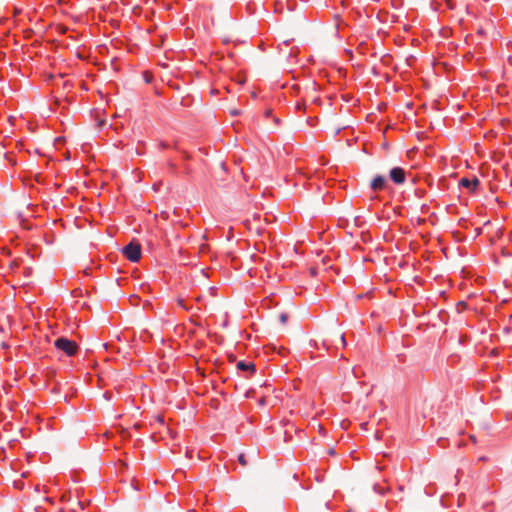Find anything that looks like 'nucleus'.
I'll return each mask as SVG.
<instances>
[{
	"mask_svg": "<svg viewBox=\"0 0 512 512\" xmlns=\"http://www.w3.org/2000/svg\"><path fill=\"white\" fill-rule=\"evenodd\" d=\"M55 347L63 351L67 356H74L78 351V345L75 341L60 337L54 342Z\"/></svg>",
	"mask_w": 512,
	"mask_h": 512,
	"instance_id": "nucleus-1",
	"label": "nucleus"
},
{
	"mask_svg": "<svg viewBox=\"0 0 512 512\" xmlns=\"http://www.w3.org/2000/svg\"><path fill=\"white\" fill-rule=\"evenodd\" d=\"M124 256L131 262H138L141 258V246L139 243L130 242L123 249Z\"/></svg>",
	"mask_w": 512,
	"mask_h": 512,
	"instance_id": "nucleus-2",
	"label": "nucleus"
},
{
	"mask_svg": "<svg viewBox=\"0 0 512 512\" xmlns=\"http://www.w3.org/2000/svg\"><path fill=\"white\" fill-rule=\"evenodd\" d=\"M389 177L393 183L401 185L406 181V172L401 167H393L389 172Z\"/></svg>",
	"mask_w": 512,
	"mask_h": 512,
	"instance_id": "nucleus-3",
	"label": "nucleus"
},
{
	"mask_svg": "<svg viewBox=\"0 0 512 512\" xmlns=\"http://www.w3.org/2000/svg\"><path fill=\"white\" fill-rule=\"evenodd\" d=\"M459 185L470 190L471 192H474L480 185V181L477 177H473L472 179L464 177L460 179Z\"/></svg>",
	"mask_w": 512,
	"mask_h": 512,
	"instance_id": "nucleus-4",
	"label": "nucleus"
},
{
	"mask_svg": "<svg viewBox=\"0 0 512 512\" xmlns=\"http://www.w3.org/2000/svg\"><path fill=\"white\" fill-rule=\"evenodd\" d=\"M236 367L238 370L245 372L247 376L255 373V364L253 362L239 361Z\"/></svg>",
	"mask_w": 512,
	"mask_h": 512,
	"instance_id": "nucleus-5",
	"label": "nucleus"
},
{
	"mask_svg": "<svg viewBox=\"0 0 512 512\" xmlns=\"http://www.w3.org/2000/svg\"><path fill=\"white\" fill-rule=\"evenodd\" d=\"M386 187V179L382 175H377L371 182V189L373 191H381Z\"/></svg>",
	"mask_w": 512,
	"mask_h": 512,
	"instance_id": "nucleus-6",
	"label": "nucleus"
},
{
	"mask_svg": "<svg viewBox=\"0 0 512 512\" xmlns=\"http://www.w3.org/2000/svg\"><path fill=\"white\" fill-rule=\"evenodd\" d=\"M177 304L179 307H181L182 309H184L186 311H191L193 308L192 306L187 305L186 301L183 298H178Z\"/></svg>",
	"mask_w": 512,
	"mask_h": 512,
	"instance_id": "nucleus-7",
	"label": "nucleus"
},
{
	"mask_svg": "<svg viewBox=\"0 0 512 512\" xmlns=\"http://www.w3.org/2000/svg\"><path fill=\"white\" fill-rule=\"evenodd\" d=\"M238 462L242 465V466H246L247 465V460H246V457L243 453L239 454L238 455Z\"/></svg>",
	"mask_w": 512,
	"mask_h": 512,
	"instance_id": "nucleus-8",
	"label": "nucleus"
},
{
	"mask_svg": "<svg viewBox=\"0 0 512 512\" xmlns=\"http://www.w3.org/2000/svg\"><path fill=\"white\" fill-rule=\"evenodd\" d=\"M445 5L450 10H453L455 8L454 0H445Z\"/></svg>",
	"mask_w": 512,
	"mask_h": 512,
	"instance_id": "nucleus-9",
	"label": "nucleus"
},
{
	"mask_svg": "<svg viewBox=\"0 0 512 512\" xmlns=\"http://www.w3.org/2000/svg\"><path fill=\"white\" fill-rule=\"evenodd\" d=\"M279 320H280V322H281L282 324H285V323L287 322V320H288V316H287V314H285V313H281V314L279 315Z\"/></svg>",
	"mask_w": 512,
	"mask_h": 512,
	"instance_id": "nucleus-10",
	"label": "nucleus"
},
{
	"mask_svg": "<svg viewBox=\"0 0 512 512\" xmlns=\"http://www.w3.org/2000/svg\"><path fill=\"white\" fill-rule=\"evenodd\" d=\"M340 341H341L342 347H345L346 346V340H345V335L344 334H341Z\"/></svg>",
	"mask_w": 512,
	"mask_h": 512,
	"instance_id": "nucleus-11",
	"label": "nucleus"
},
{
	"mask_svg": "<svg viewBox=\"0 0 512 512\" xmlns=\"http://www.w3.org/2000/svg\"><path fill=\"white\" fill-rule=\"evenodd\" d=\"M259 404L262 405V406L265 405L266 404V399L264 397L259 399Z\"/></svg>",
	"mask_w": 512,
	"mask_h": 512,
	"instance_id": "nucleus-12",
	"label": "nucleus"
},
{
	"mask_svg": "<svg viewBox=\"0 0 512 512\" xmlns=\"http://www.w3.org/2000/svg\"><path fill=\"white\" fill-rule=\"evenodd\" d=\"M104 397L109 400L111 396H110V394L108 392H105L104 393Z\"/></svg>",
	"mask_w": 512,
	"mask_h": 512,
	"instance_id": "nucleus-13",
	"label": "nucleus"
},
{
	"mask_svg": "<svg viewBox=\"0 0 512 512\" xmlns=\"http://www.w3.org/2000/svg\"><path fill=\"white\" fill-rule=\"evenodd\" d=\"M273 120H274V122H275L277 125H279L280 120H279L277 117H274V119H273Z\"/></svg>",
	"mask_w": 512,
	"mask_h": 512,
	"instance_id": "nucleus-14",
	"label": "nucleus"
},
{
	"mask_svg": "<svg viewBox=\"0 0 512 512\" xmlns=\"http://www.w3.org/2000/svg\"><path fill=\"white\" fill-rule=\"evenodd\" d=\"M231 113H232V115H238L237 111H232Z\"/></svg>",
	"mask_w": 512,
	"mask_h": 512,
	"instance_id": "nucleus-15",
	"label": "nucleus"
}]
</instances>
